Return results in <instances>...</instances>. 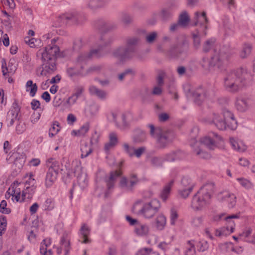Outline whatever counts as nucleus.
<instances>
[{"instance_id":"nucleus-29","label":"nucleus","mask_w":255,"mask_h":255,"mask_svg":"<svg viewBox=\"0 0 255 255\" xmlns=\"http://www.w3.org/2000/svg\"><path fill=\"white\" fill-rule=\"evenodd\" d=\"M99 107L98 105L93 103L88 105L85 109V114L87 117L91 118L95 116L99 111Z\"/></svg>"},{"instance_id":"nucleus-1","label":"nucleus","mask_w":255,"mask_h":255,"mask_svg":"<svg viewBox=\"0 0 255 255\" xmlns=\"http://www.w3.org/2000/svg\"><path fill=\"white\" fill-rule=\"evenodd\" d=\"M57 38H53L51 43L44 49H40L36 53V56L41 61L42 70L40 74L51 73L56 70V59L59 54V48L55 45Z\"/></svg>"},{"instance_id":"nucleus-24","label":"nucleus","mask_w":255,"mask_h":255,"mask_svg":"<svg viewBox=\"0 0 255 255\" xmlns=\"http://www.w3.org/2000/svg\"><path fill=\"white\" fill-rule=\"evenodd\" d=\"M195 20H196L195 25H200L202 26L204 30L207 29V27L206 24L208 22V19L205 12H196L195 15Z\"/></svg>"},{"instance_id":"nucleus-4","label":"nucleus","mask_w":255,"mask_h":255,"mask_svg":"<svg viewBox=\"0 0 255 255\" xmlns=\"http://www.w3.org/2000/svg\"><path fill=\"white\" fill-rule=\"evenodd\" d=\"M214 183L208 182L203 185L192 198L191 207L195 211L202 210L208 206L211 201L214 191Z\"/></svg>"},{"instance_id":"nucleus-16","label":"nucleus","mask_w":255,"mask_h":255,"mask_svg":"<svg viewBox=\"0 0 255 255\" xmlns=\"http://www.w3.org/2000/svg\"><path fill=\"white\" fill-rule=\"evenodd\" d=\"M20 108L18 105L17 102L15 101L12 105L10 110L8 111L7 115V126H12L15 122L20 119V116H19Z\"/></svg>"},{"instance_id":"nucleus-39","label":"nucleus","mask_w":255,"mask_h":255,"mask_svg":"<svg viewBox=\"0 0 255 255\" xmlns=\"http://www.w3.org/2000/svg\"><path fill=\"white\" fill-rule=\"evenodd\" d=\"M107 3V1L104 0H90L88 3V6L91 9H94L105 6Z\"/></svg>"},{"instance_id":"nucleus-6","label":"nucleus","mask_w":255,"mask_h":255,"mask_svg":"<svg viewBox=\"0 0 255 255\" xmlns=\"http://www.w3.org/2000/svg\"><path fill=\"white\" fill-rule=\"evenodd\" d=\"M113 40V38L110 35H105L101 36L97 43V48L92 49L89 52L81 53L77 58L78 62L79 63L86 62L88 59L91 58L102 56L101 51L104 48L109 46Z\"/></svg>"},{"instance_id":"nucleus-5","label":"nucleus","mask_w":255,"mask_h":255,"mask_svg":"<svg viewBox=\"0 0 255 255\" xmlns=\"http://www.w3.org/2000/svg\"><path fill=\"white\" fill-rule=\"evenodd\" d=\"M160 207V203L156 199L144 203L141 200H138L134 204L132 212L144 218L151 219L159 212Z\"/></svg>"},{"instance_id":"nucleus-25","label":"nucleus","mask_w":255,"mask_h":255,"mask_svg":"<svg viewBox=\"0 0 255 255\" xmlns=\"http://www.w3.org/2000/svg\"><path fill=\"white\" fill-rule=\"evenodd\" d=\"M121 175L122 172L120 170H116L111 172L110 176L108 178H106L105 179L107 188L109 190L111 189L114 186L115 181Z\"/></svg>"},{"instance_id":"nucleus-19","label":"nucleus","mask_w":255,"mask_h":255,"mask_svg":"<svg viewBox=\"0 0 255 255\" xmlns=\"http://www.w3.org/2000/svg\"><path fill=\"white\" fill-rule=\"evenodd\" d=\"M70 240V234L68 232H65L61 237L60 245L64 251V255H68L71 249Z\"/></svg>"},{"instance_id":"nucleus-52","label":"nucleus","mask_w":255,"mask_h":255,"mask_svg":"<svg viewBox=\"0 0 255 255\" xmlns=\"http://www.w3.org/2000/svg\"><path fill=\"white\" fill-rule=\"evenodd\" d=\"M90 128L89 124L86 123L84 124L77 131H73L75 132V135L77 136H84L89 131Z\"/></svg>"},{"instance_id":"nucleus-27","label":"nucleus","mask_w":255,"mask_h":255,"mask_svg":"<svg viewBox=\"0 0 255 255\" xmlns=\"http://www.w3.org/2000/svg\"><path fill=\"white\" fill-rule=\"evenodd\" d=\"M132 139L134 143H140L146 141L147 134L145 131L138 129L135 131Z\"/></svg>"},{"instance_id":"nucleus-56","label":"nucleus","mask_w":255,"mask_h":255,"mask_svg":"<svg viewBox=\"0 0 255 255\" xmlns=\"http://www.w3.org/2000/svg\"><path fill=\"white\" fill-rule=\"evenodd\" d=\"M199 31H197V33H193L192 34V37L193 39V45L194 47L196 49H198L200 47L201 40L199 36Z\"/></svg>"},{"instance_id":"nucleus-53","label":"nucleus","mask_w":255,"mask_h":255,"mask_svg":"<svg viewBox=\"0 0 255 255\" xmlns=\"http://www.w3.org/2000/svg\"><path fill=\"white\" fill-rule=\"evenodd\" d=\"M184 255H196L194 245L191 241H188Z\"/></svg>"},{"instance_id":"nucleus-48","label":"nucleus","mask_w":255,"mask_h":255,"mask_svg":"<svg viewBox=\"0 0 255 255\" xmlns=\"http://www.w3.org/2000/svg\"><path fill=\"white\" fill-rule=\"evenodd\" d=\"M193 187L194 184L190 177L185 176L182 178L180 188H188V187H191V189H193Z\"/></svg>"},{"instance_id":"nucleus-40","label":"nucleus","mask_w":255,"mask_h":255,"mask_svg":"<svg viewBox=\"0 0 255 255\" xmlns=\"http://www.w3.org/2000/svg\"><path fill=\"white\" fill-rule=\"evenodd\" d=\"M252 45L250 43H245L243 45V49L240 52V55L242 58H247L251 53Z\"/></svg>"},{"instance_id":"nucleus-3","label":"nucleus","mask_w":255,"mask_h":255,"mask_svg":"<svg viewBox=\"0 0 255 255\" xmlns=\"http://www.w3.org/2000/svg\"><path fill=\"white\" fill-rule=\"evenodd\" d=\"M207 122L209 124H213L221 130L227 129L234 130L238 127L237 121L233 113L226 108L222 109L220 114L213 113Z\"/></svg>"},{"instance_id":"nucleus-10","label":"nucleus","mask_w":255,"mask_h":255,"mask_svg":"<svg viewBox=\"0 0 255 255\" xmlns=\"http://www.w3.org/2000/svg\"><path fill=\"white\" fill-rule=\"evenodd\" d=\"M198 132L199 128L197 127H195L191 129V136L193 138V142H191V146L193 147L195 153L198 155L200 158L206 159H210L211 157V154L207 152L202 150L199 147L200 143L197 142L196 139Z\"/></svg>"},{"instance_id":"nucleus-45","label":"nucleus","mask_w":255,"mask_h":255,"mask_svg":"<svg viewBox=\"0 0 255 255\" xmlns=\"http://www.w3.org/2000/svg\"><path fill=\"white\" fill-rule=\"evenodd\" d=\"M24 41L31 48H35L40 46L41 44L40 39L34 38H29L28 37H25Z\"/></svg>"},{"instance_id":"nucleus-21","label":"nucleus","mask_w":255,"mask_h":255,"mask_svg":"<svg viewBox=\"0 0 255 255\" xmlns=\"http://www.w3.org/2000/svg\"><path fill=\"white\" fill-rule=\"evenodd\" d=\"M138 180L135 175H132L131 179L128 181L127 178L123 177L120 181V184L122 188L128 191H131L134 186L137 183Z\"/></svg>"},{"instance_id":"nucleus-47","label":"nucleus","mask_w":255,"mask_h":255,"mask_svg":"<svg viewBox=\"0 0 255 255\" xmlns=\"http://www.w3.org/2000/svg\"><path fill=\"white\" fill-rule=\"evenodd\" d=\"M215 43V39L214 38H210L206 40L203 45V51L205 53L209 52L214 47Z\"/></svg>"},{"instance_id":"nucleus-17","label":"nucleus","mask_w":255,"mask_h":255,"mask_svg":"<svg viewBox=\"0 0 255 255\" xmlns=\"http://www.w3.org/2000/svg\"><path fill=\"white\" fill-rule=\"evenodd\" d=\"M250 106L249 99L242 96L236 98L235 106L238 111L241 113L246 112L249 110Z\"/></svg>"},{"instance_id":"nucleus-7","label":"nucleus","mask_w":255,"mask_h":255,"mask_svg":"<svg viewBox=\"0 0 255 255\" xmlns=\"http://www.w3.org/2000/svg\"><path fill=\"white\" fill-rule=\"evenodd\" d=\"M149 133L151 137L156 138L157 143L160 148H164L171 142L173 135L172 133L168 130H164L161 127H155L152 124H149Z\"/></svg>"},{"instance_id":"nucleus-55","label":"nucleus","mask_w":255,"mask_h":255,"mask_svg":"<svg viewBox=\"0 0 255 255\" xmlns=\"http://www.w3.org/2000/svg\"><path fill=\"white\" fill-rule=\"evenodd\" d=\"M0 237L1 236L6 230L7 221L6 218L4 216H0Z\"/></svg>"},{"instance_id":"nucleus-14","label":"nucleus","mask_w":255,"mask_h":255,"mask_svg":"<svg viewBox=\"0 0 255 255\" xmlns=\"http://www.w3.org/2000/svg\"><path fill=\"white\" fill-rule=\"evenodd\" d=\"M134 53L132 48H129L126 46V47L120 46L115 49L113 54L121 61H124L131 58Z\"/></svg>"},{"instance_id":"nucleus-20","label":"nucleus","mask_w":255,"mask_h":255,"mask_svg":"<svg viewBox=\"0 0 255 255\" xmlns=\"http://www.w3.org/2000/svg\"><path fill=\"white\" fill-rule=\"evenodd\" d=\"M218 198L219 200L227 202L229 207L231 208H233L236 204V196L228 191H224L218 194Z\"/></svg>"},{"instance_id":"nucleus-64","label":"nucleus","mask_w":255,"mask_h":255,"mask_svg":"<svg viewBox=\"0 0 255 255\" xmlns=\"http://www.w3.org/2000/svg\"><path fill=\"white\" fill-rule=\"evenodd\" d=\"M7 203L5 200H2L0 203V212L3 214H8L10 213V210L6 208Z\"/></svg>"},{"instance_id":"nucleus-63","label":"nucleus","mask_w":255,"mask_h":255,"mask_svg":"<svg viewBox=\"0 0 255 255\" xmlns=\"http://www.w3.org/2000/svg\"><path fill=\"white\" fill-rule=\"evenodd\" d=\"M178 218V215L177 212L173 209L170 211V224L171 225H175L176 222Z\"/></svg>"},{"instance_id":"nucleus-26","label":"nucleus","mask_w":255,"mask_h":255,"mask_svg":"<svg viewBox=\"0 0 255 255\" xmlns=\"http://www.w3.org/2000/svg\"><path fill=\"white\" fill-rule=\"evenodd\" d=\"M174 183V180H170L164 186L161 190L160 194V197L163 201H166L169 197L171 188L173 186Z\"/></svg>"},{"instance_id":"nucleus-2","label":"nucleus","mask_w":255,"mask_h":255,"mask_svg":"<svg viewBox=\"0 0 255 255\" xmlns=\"http://www.w3.org/2000/svg\"><path fill=\"white\" fill-rule=\"evenodd\" d=\"M252 77L244 68L232 70L227 73L224 78V85L225 89L231 93L239 91L243 86L252 84Z\"/></svg>"},{"instance_id":"nucleus-51","label":"nucleus","mask_w":255,"mask_h":255,"mask_svg":"<svg viewBox=\"0 0 255 255\" xmlns=\"http://www.w3.org/2000/svg\"><path fill=\"white\" fill-rule=\"evenodd\" d=\"M60 129L59 123L57 121L54 122L51 127L49 128V136L51 137H53L57 134Z\"/></svg>"},{"instance_id":"nucleus-34","label":"nucleus","mask_w":255,"mask_h":255,"mask_svg":"<svg viewBox=\"0 0 255 255\" xmlns=\"http://www.w3.org/2000/svg\"><path fill=\"white\" fill-rule=\"evenodd\" d=\"M36 187L31 186H25L22 191V200H24L25 199H31L33 194H34Z\"/></svg>"},{"instance_id":"nucleus-15","label":"nucleus","mask_w":255,"mask_h":255,"mask_svg":"<svg viewBox=\"0 0 255 255\" xmlns=\"http://www.w3.org/2000/svg\"><path fill=\"white\" fill-rule=\"evenodd\" d=\"M190 92L194 98V102L198 105H200L209 96V91L202 86H199L190 90Z\"/></svg>"},{"instance_id":"nucleus-37","label":"nucleus","mask_w":255,"mask_h":255,"mask_svg":"<svg viewBox=\"0 0 255 255\" xmlns=\"http://www.w3.org/2000/svg\"><path fill=\"white\" fill-rule=\"evenodd\" d=\"M25 179L27 178L25 182L24 187L31 186L36 187V181L34 178V174L32 172L27 173L24 176Z\"/></svg>"},{"instance_id":"nucleus-58","label":"nucleus","mask_w":255,"mask_h":255,"mask_svg":"<svg viewBox=\"0 0 255 255\" xmlns=\"http://www.w3.org/2000/svg\"><path fill=\"white\" fill-rule=\"evenodd\" d=\"M103 68L102 65H95L91 66L87 70V74H90L93 73L100 72Z\"/></svg>"},{"instance_id":"nucleus-57","label":"nucleus","mask_w":255,"mask_h":255,"mask_svg":"<svg viewBox=\"0 0 255 255\" xmlns=\"http://www.w3.org/2000/svg\"><path fill=\"white\" fill-rule=\"evenodd\" d=\"M123 146L124 151L129 156L132 157L134 156V148L133 146H129V145L127 143H125Z\"/></svg>"},{"instance_id":"nucleus-18","label":"nucleus","mask_w":255,"mask_h":255,"mask_svg":"<svg viewBox=\"0 0 255 255\" xmlns=\"http://www.w3.org/2000/svg\"><path fill=\"white\" fill-rule=\"evenodd\" d=\"M187 47L184 44H178L172 46L168 51V54L173 58H179L186 53Z\"/></svg>"},{"instance_id":"nucleus-43","label":"nucleus","mask_w":255,"mask_h":255,"mask_svg":"<svg viewBox=\"0 0 255 255\" xmlns=\"http://www.w3.org/2000/svg\"><path fill=\"white\" fill-rule=\"evenodd\" d=\"M237 181L240 185L247 190H251L253 189L254 184L249 180L244 178H238Z\"/></svg>"},{"instance_id":"nucleus-59","label":"nucleus","mask_w":255,"mask_h":255,"mask_svg":"<svg viewBox=\"0 0 255 255\" xmlns=\"http://www.w3.org/2000/svg\"><path fill=\"white\" fill-rule=\"evenodd\" d=\"M197 247L199 252H203L208 249V243L206 241H201L197 244Z\"/></svg>"},{"instance_id":"nucleus-33","label":"nucleus","mask_w":255,"mask_h":255,"mask_svg":"<svg viewBox=\"0 0 255 255\" xmlns=\"http://www.w3.org/2000/svg\"><path fill=\"white\" fill-rule=\"evenodd\" d=\"M26 91L29 92V95L31 97L35 96L38 87L36 83H33L31 80H28L25 85Z\"/></svg>"},{"instance_id":"nucleus-8","label":"nucleus","mask_w":255,"mask_h":255,"mask_svg":"<svg viewBox=\"0 0 255 255\" xmlns=\"http://www.w3.org/2000/svg\"><path fill=\"white\" fill-rule=\"evenodd\" d=\"M226 63L225 56L220 52L218 54H215L209 60L208 58H203L201 65L203 67L208 69L212 67L216 66L220 69H222Z\"/></svg>"},{"instance_id":"nucleus-38","label":"nucleus","mask_w":255,"mask_h":255,"mask_svg":"<svg viewBox=\"0 0 255 255\" xmlns=\"http://www.w3.org/2000/svg\"><path fill=\"white\" fill-rule=\"evenodd\" d=\"M179 151H171L162 156L164 162H172L178 159Z\"/></svg>"},{"instance_id":"nucleus-9","label":"nucleus","mask_w":255,"mask_h":255,"mask_svg":"<svg viewBox=\"0 0 255 255\" xmlns=\"http://www.w3.org/2000/svg\"><path fill=\"white\" fill-rule=\"evenodd\" d=\"M109 121L114 122L117 127L124 129L128 126L127 115L119 111H112L107 115Z\"/></svg>"},{"instance_id":"nucleus-44","label":"nucleus","mask_w":255,"mask_h":255,"mask_svg":"<svg viewBox=\"0 0 255 255\" xmlns=\"http://www.w3.org/2000/svg\"><path fill=\"white\" fill-rule=\"evenodd\" d=\"M92 147L87 143L82 144L81 146V158H83L87 157L92 153Z\"/></svg>"},{"instance_id":"nucleus-35","label":"nucleus","mask_w":255,"mask_h":255,"mask_svg":"<svg viewBox=\"0 0 255 255\" xmlns=\"http://www.w3.org/2000/svg\"><path fill=\"white\" fill-rule=\"evenodd\" d=\"M166 219L162 214H159L155 220V224L156 228L159 230H162L166 225Z\"/></svg>"},{"instance_id":"nucleus-22","label":"nucleus","mask_w":255,"mask_h":255,"mask_svg":"<svg viewBox=\"0 0 255 255\" xmlns=\"http://www.w3.org/2000/svg\"><path fill=\"white\" fill-rule=\"evenodd\" d=\"M58 173L52 168H49L46 173L45 184L47 188L52 186L56 181Z\"/></svg>"},{"instance_id":"nucleus-11","label":"nucleus","mask_w":255,"mask_h":255,"mask_svg":"<svg viewBox=\"0 0 255 255\" xmlns=\"http://www.w3.org/2000/svg\"><path fill=\"white\" fill-rule=\"evenodd\" d=\"M74 175L77 177L78 183L81 189H84L88 185V180L87 174L83 170L81 163L76 161L72 169Z\"/></svg>"},{"instance_id":"nucleus-36","label":"nucleus","mask_w":255,"mask_h":255,"mask_svg":"<svg viewBox=\"0 0 255 255\" xmlns=\"http://www.w3.org/2000/svg\"><path fill=\"white\" fill-rule=\"evenodd\" d=\"M41 206L43 211H52L55 207L54 200L51 198H47L42 203Z\"/></svg>"},{"instance_id":"nucleus-54","label":"nucleus","mask_w":255,"mask_h":255,"mask_svg":"<svg viewBox=\"0 0 255 255\" xmlns=\"http://www.w3.org/2000/svg\"><path fill=\"white\" fill-rule=\"evenodd\" d=\"M151 164L153 166L159 167L162 166L164 160L162 156L160 157H153L151 160Z\"/></svg>"},{"instance_id":"nucleus-46","label":"nucleus","mask_w":255,"mask_h":255,"mask_svg":"<svg viewBox=\"0 0 255 255\" xmlns=\"http://www.w3.org/2000/svg\"><path fill=\"white\" fill-rule=\"evenodd\" d=\"M189 21V17L186 11L182 12L180 15L178 22L181 26H186L188 25Z\"/></svg>"},{"instance_id":"nucleus-28","label":"nucleus","mask_w":255,"mask_h":255,"mask_svg":"<svg viewBox=\"0 0 255 255\" xmlns=\"http://www.w3.org/2000/svg\"><path fill=\"white\" fill-rule=\"evenodd\" d=\"M77 64L76 67H69L67 69V74L68 76L73 77L81 74V70L79 68H80L81 70L83 69L84 67L83 64L86 62L79 63L77 60Z\"/></svg>"},{"instance_id":"nucleus-23","label":"nucleus","mask_w":255,"mask_h":255,"mask_svg":"<svg viewBox=\"0 0 255 255\" xmlns=\"http://www.w3.org/2000/svg\"><path fill=\"white\" fill-rule=\"evenodd\" d=\"M90 231L91 230L87 225L85 224L82 225L78 233L79 237L83 239V240L81 241V243L88 244L90 243V240L88 238Z\"/></svg>"},{"instance_id":"nucleus-12","label":"nucleus","mask_w":255,"mask_h":255,"mask_svg":"<svg viewBox=\"0 0 255 255\" xmlns=\"http://www.w3.org/2000/svg\"><path fill=\"white\" fill-rule=\"evenodd\" d=\"M240 214H237L225 216V214H221L219 215V219H224L227 222V227L222 228V231H224L225 234H223V236H226L234 232L235 224L232 220L234 219H239Z\"/></svg>"},{"instance_id":"nucleus-49","label":"nucleus","mask_w":255,"mask_h":255,"mask_svg":"<svg viewBox=\"0 0 255 255\" xmlns=\"http://www.w3.org/2000/svg\"><path fill=\"white\" fill-rule=\"evenodd\" d=\"M16 122L17 124L15 128L16 132L17 134H21L24 132L26 129V124L21 119H18Z\"/></svg>"},{"instance_id":"nucleus-61","label":"nucleus","mask_w":255,"mask_h":255,"mask_svg":"<svg viewBox=\"0 0 255 255\" xmlns=\"http://www.w3.org/2000/svg\"><path fill=\"white\" fill-rule=\"evenodd\" d=\"M108 142L116 146L118 143V135L116 132H112L110 133L109 135Z\"/></svg>"},{"instance_id":"nucleus-60","label":"nucleus","mask_w":255,"mask_h":255,"mask_svg":"<svg viewBox=\"0 0 255 255\" xmlns=\"http://www.w3.org/2000/svg\"><path fill=\"white\" fill-rule=\"evenodd\" d=\"M192 190L193 189H191V187H188V188H180L179 189V193L181 197L186 198L189 196Z\"/></svg>"},{"instance_id":"nucleus-62","label":"nucleus","mask_w":255,"mask_h":255,"mask_svg":"<svg viewBox=\"0 0 255 255\" xmlns=\"http://www.w3.org/2000/svg\"><path fill=\"white\" fill-rule=\"evenodd\" d=\"M157 34L156 32L153 31L152 32H150L146 35V37H145L146 41L148 43H152L154 41V40H155V39L157 37Z\"/></svg>"},{"instance_id":"nucleus-42","label":"nucleus","mask_w":255,"mask_h":255,"mask_svg":"<svg viewBox=\"0 0 255 255\" xmlns=\"http://www.w3.org/2000/svg\"><path fill=\"white\" fill-rule=\"evenodd\" d=\"M159 16L163 20L169 19L172 16L171 7L164 8L159 13Z\"/></svg>"},{"instance_id":"nucleus-13","label":"nucleus","mask_w":255,"mask_h":255,"mask_svg":"<svg viewBox=\"0 0 255 255\" xmlns=\"http://www.w3.org/2000/svg\"><path fill=\"white\" fill-rule=\"evenodd\" d=\"M222 138L215 132H211L208 135L201 139V143L205 145L208 149L214 150L217 147V143Z\"/></svg>"},{"instance_id":"nucleus-50","label":"nucleus","mask_w":255,"mask_h":255,"mask_svg":"<svg viewBox=\"0 0 255 255\" xmlns=\"http://www.w3.org/2000/svg\"><path fill=\"white\" fill-rule=\"evenodd\" d=\"M13 157L14 158V164L16 165L19 164L18 167L19 168H21L25 162L24 155L14 153Z\"/></svg>"},{"instance_id":"nucleus-41","label":"nucleus","mask_w":255,"mask_h":255,"mask_svg":"<svg viewBox=\"0 0 255 255\" xmlns=\"http://www.w3.org/2000/svg\"><path fill=\"white\" fill-rule=\"evenodd\" d=\"M139 41V38L136 36L130 37L127 39V46L129 48H132L135 52L136 46Z\"/></svg>"},{"instance_id":"nucleus-30","label":"nucleus","mask_w":255,"mask_h":255,"mask_svg":"<svg viewBox=\"0 0 255 255\" xmlns=\"http://www.w3.org/2000/svg\"><path fill=\"white\" fill-rule=\"evenodd\" d=\"M89 92L92 95L96 96L101 100H104L106 98L107 93L102 90L97 88L95 86H91L89 87Z\"/></svg>"},{"instance_id":"nucleus-32","label":"nucleus","mask_w":255,"mask_h":255,"mask_svg":"<svg viewBox=\"0 0 255 255\" xmlns=\"http://www.w3.org/2000/svg\"><path fill=\"white\" fill-rule=\"evenodd\" d=\"M81 16L76 15L74 14H64L60 16V18L63 20V23H66L69 20H71L72 22L76 24H81L82 21L80 20Z\"/></svg>"},{"instance_id":"nucleus-31","label":"nucleus","mask_w":255,"mask_h":255,"mask_svg":"<svg viewBox=\"0 0 255 255\" xmlns=\"http://www.w3.org/2000/svg\"><path fill=\"white\" fill-rule=\"evenodd\" d=\"M135 233L140 236L146 235L149 231L148 226L144 224L138 222L135 227Z\"/></svg>"}]
</instances>
